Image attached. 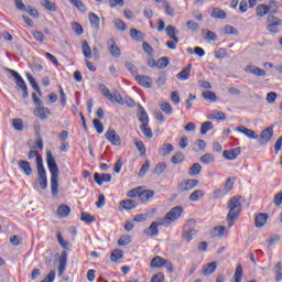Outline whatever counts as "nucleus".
I'll return each mask as SVG.
<instances>
[{"mask_svg": "<svg viewBox=\"0 0 282 282\" xmlns=\"http://www.w3.org/2000/svg\"><path fill=\"white\" fill-rule=\"evenodd\" d=\"M46 164L48 166V171L51 173V193L53 197L58 195V165L56 164V159L52 151L46 152Z\"/></svg>", "mask_w": 282, "mask_h": 282, "instance_id": "f257e3e1", "label": "nucleus"}, {"mask_svg": "<svg viewBox=\"0 0 282 282\" xmlns=\"http://www.w3.org/2000/svg\"><path fill=\"white\" fill-rule=\"evenodd\" d=\"M228 215L227 221L229 226H232L237 219H239V215H241V200L239 197H232L228 202Z\"/></svg>", "mask_w": 282, "mask_h": 282, "instance_id": "f03ea898", "label": "nucleus"}, {"mask_svg": "<svg viewBox=\"0 0 282 282\" xmlns=\"http://www.w3.org/2000/svg\"><path fill=\"white\" fill-rule=\"evenodd\" d=\"M184 213V208L182 206L173 207L169 213H166L165 217L159 218V225L164 226V228H169L173 221H177L182 214Z\"/></svg>", "mask_w": 282, "mask_h": 282, "instance_id": "7ed1b4c3", "label": "nucleus"}, {"mask_svg": "<svg viewBox=\"0 0 282 282\" xmlns=\"http://www.w3.org/2000/svg\"><path fill=\"white\" fill-rule=\"evenodd\" d=\"M37 166V180L42 191L47 189V173L45 172V165H43V158H36Z\"/></svg>", "mask_w": 282, "mask_h": 282, "instance_id": "20e7f679", "label": "nucleus"}, {"mask_svg": "<svg viewBox=\"0 0 282 282\" xmlns=\"http://www.w3.org/2000/svg\"><path fill=\"white\" fill-rule=\"evenodd\" d=\"M196 223L195 219H189L183 227V238L185 241H191L194 237H197V229H195Z\"/></svg>", "mask_w": 282, "mask_h": 282, "instance_id": "39448f33", "label": "nucleus"}, {"mask_svg": "<svg viewBox=\"0 0 282 282\" xmlns=\"http://www.w3.org/2000/svg\"><path fill=\"white\" fill-rule=\"evenodd\" d=\"M101 94L107 98L110 102H118V105H124V99L122 98V95L120 93L116 91L115 94H111V90L107 88L105 85H100Z\"/></svg>", "mask_w": 282, "mask_h": 282, "instance_id": "423d86ee", "label": "nucleus"}, {"mask_svg": "<svg viewBox=\"0 0 282 282\" xmlns=\"http://www.w3.org/2000/svg\"><path fill=\"white\" fill-rule=\"evenodd\" d=\"M267 21L268 32H270L271 34H279V28H281L282 25V20L279 17L269 14Z\"/></svg>", "mask_w": 282, "mask_h": 282, "instance_id": "0eeeda50", "label": "nucleus"}, {"mask_svg": "<svg viewBox=\"0 0 282 282\" xmlns=\"http://www.w3.org/2000/svg\"><path fill=\"white\" fill-rule=\"evenodd\" d=\"M151 268H166L167 272H173V263L162 257H154L150 263Z\"/></svg>", "mask_w": 282, "mask_h": 282, "instance_id": "6e6552de", "label": "nucleus"}, {"mask_svg": "<svg viewBox=\"0 0 282 282\" xmlns=\"http://www.w3.org/2000/svg\"><path fill=\"white\" fill-rule=\"evenodd\" d=\"M197 184H199V181L197 180H184L180 183L178 188L182 191V193H186L188 191H193V188H196Z\"/></svg>", "mask_w": 282, "mask_h": 282, "instance_id": "1a4fd4ad", "label": "nucleus"}, {"mask_svg": "<svg viewBox=\"0 0 282 282\" xmlns=\"http://www.w3.org/2000/svg\"><path fill=\"white\" fill-rule=\"evenodd\" d=\"M106 140L111 142L115 147H120V135L116 132L115 129L109 128L105 134Z\"/></svg>", "mask_w": 282, "mask_h": 282, "instance_id": "9d476101", "label": "nucleus"}, {"mask_svg": "<svg viewBox=\"0 0 282 282\" xmlns=\"http://www.w3.org/2000/svg\"><path fill=\"white\" fill-rule=\"evenodd\" d=\"M33 113L36 118H40V120H47V118L52 116V110L47 107L39 106L33 110Z\"/></svg>", "mask_w": 282, "mask_h": 282, "instance_id": "9b49d317", "label": "nucleus"}, {"mask_svg": "<svg viewBox=\"0 0 282 282\" xmlns=\"http://www.w3.org/2000/svg\"><path fill=\"white\" fill-rule=\"evenodd\" d=\"M272 135H274V129L272 127H268L261 132L260 138H258V140L260 144H268V142L272 140Z\"/></svg>", "mask_w": 282, "mask_h": 282, "instance_id": "f8f14e48", "label": "nucleus"}, {"mask_svg": "<svg viewBox=\"0 0 282 282\" xmlns=\"http://www.w3.org/2000/svg\"><path fill=\"white\" fill-rule=\"evenodd\" d=\"M135 80L138 85L141 87H145V89H151L153 87V79L145 75H135Z\"/></svg>", "mask_w": 282, "mask_h": 282, "instance_id": "ddd939ff", "label": "nucleus"}, {"mask_svg": "<svg viewBox=\"0 0 282 282\" xmlns=\"http://www.w3.org/2000/svg\"><path fill=\"white\" fill-rule=\"evenodd\" d=\"M236 131H238V133H242L246 138H249V140H259V135L252 129L240 126L236 128Z\"/></svg>", "mask_w": 282, "mask_h": 282, "instance_id": "4468645a", "label": "nucleus"}, {"mask_svg": "<svg viewBox=\"0 0 282 282\" xmlns=\"http://www.w3.org/2000/svg\"><path fill=\"white\" fill-rule=\"evenodd\" d=\"M6 69L9 72V74H11V76H13V78H15V80H17L15 84L20 89L28 88L25 80L23 79V77H21V75L17 70L11 69V68H6Z\"/></svg>", "mask_w": 282, "mask_h": 282, "instance_id": "2eb2a0df", "label": "nucleus"}, {"mask_svg": "<svg viewBox=\"0 0 282 282\" xmlns=\"http://www.w3.org/2000/svg\"><path fill=\"white\" fill-rule=\"evenodd\" d=\"M160 225V218L158 219V223L153 221L147 229H144V235L148 237H158L160 235V229L158 227Z\"/></svg>", "mask_w": 282, "mask_h": 282, "instance_id": "dca6fc26", "label": "nucleus"}, {"mask_svg": "<svg viewBox=\"0 0 282 282\" xmlns=\"http://www.w3.org/2000/svg\"><path fill=\"white\" fill-rule=\"evenodd\" d=\"M239 155H241V148H234L230 150H225L223 153V156L226 160H237V158H239Z\"/></svg>", "mask_w": 282, "mask_h": 282, "instance_id": "f3484780", "label": "nucleus"}, {"mask_svg": "<svg viewBox=\"0 0 282 282\" xmlns=\"http://www.w3.org/2000/svg\"><path fill=\"white\" fill-rule=\"evenodd\" d=\"M245 72L247 74H253L254 76H260V77H263L265 76V69L263 68H260V67H257L254 65H248L246 68H245Z\"/></svg>", "mask_w": 282, "mask_h": 282, "instance_id": "a211bd4d", "label": "nucleus"}, {"mask_svg": "<svg viewBox=\"0 0 282 282\" xmlns=\"http://www.w3.org/2000/svg\"><path fill=\"white\" fill-rule=\"evenodd\" d=\"M108 45H110L109 52L111 56H113L115 58H119V56H122V52H120V47H118V44H116V41H113V39L108 41Z\"/></svg>", "mask_w": 282, "mask_h": 282, "instance_id": "6ab92c4d", "label": "nucleus"}, {"mask_svg": "<svg viewBox=\"0 0 282 282\" xmlns=\"http://www.w3.org/2000/svg\"><path fill=\"white\" fill-rule=\"evenodd\" d=\"M94 180L98 186H102V184L111 182V174H94Z\"/></svg>", "mask_w": 282, "mask_h": 282, "instance_id": "aec40b11", "label": "nucleus"}, {"mask_svg": "<svg viewBox=\"0 0 282 282\" xmlns=\"http://www.w3.org/2000/svg\"><path fill=\"white\" fill-rule=\"evenodd\" d=\"M256 228H263L268 224V214H258L254 218Z\"/></svg>", "mask_w": 282, "mask_h": 282, "instance_id": "412c9836", "label": "nucleus"}, {"mask_svg": "<svg viewBox=\"0 0 282 282\" xmlns=\"http://www.w3.org/2000/svg\"><path fill=\"white\" fill-rule=\"evenodd\" d=\"M192 67H193V64H188L187 67L183 68L182 72H180L176 75V78H178V80H188L191 78Z\"/></svg>", "mask_w": 282, "mask_h": 282, "instance_id": "4be33fe9", "label": "nucleus"}, {"mask_svg": "<svg viewBox=\"0 0 282 282\" xmlns=\"http://www.w3.org/2000/svg\"><path fill=\"white\" fill-rule=\"evenodd\" d=\"M19 167L21 169V171H23L25 175L28 176L32 175V165L30 164V162L25 160H20Z\"/></svg>", "mask_w": 282, "mask_h": 282, "instance_id": "5701e85b", "label": "nucleus"}, {"mask_svg": "<svg viewBox=\"0 0 282 282\" xmlns=\"http://www.w3.org/2000/svg\"><path fill=\"white\" fill-rule=\"evenodd\" d=\"M256 14L257 17H259L260 19H263V17H265L267 14H270V9L268 8V4H259L256 8Z\"/></svg>", "mask_w": 282, "mask_h": 282, "instance_id": "b1692460", "label": "nucleus"}, {"mask_svg": "<svg viewBox=\"0 0 282 282\" xmlns=\"http://www.w3.org/2000/svg\"><path fill=\"white\" fill-rule=\"evenodd\" d=\"M66 265H67V253L63 252L59 258L58 276H63Z\"/></svg>", "mask_w": 282, "mask_h": 282, "instance_id": "393cba45", "label": "nucleus"}, {"mask_svg": "<svg viewBox=\"0 0 282 282\" xmlns=\"http://www.w3.org/2000/svg\"><path fill=\"white\" fill-rule=\"evenodd\" d=\"M208 120H226V113L219 111V110H213L207 116Z\"/></svg>", "mask_w": 282, "mask_h": 282, "instance_id": "a878e982", "label": "nucleus"}, {"mask_svg": "<svg viewBox=\"0 0 282 282\" xmlns=\"http://www.w3.org/2000/svg\"><path fill=\"white\" fill-rule=\"evenodd\" d=\"M269 9V14L274 15L279 13V8H281V3L278 1L271 0L269 4H267Z\"/></svg>", "mask_w": 282, "mask_h": 282, "instance_id": "bb28decb", "label": "nucleus"}, {"mask_svg": "<svg viewBox=\"0 0 282 282\" xmlns=\"http://www.w3.org/2000/svg\"><path fill=\"white\" fill-rule=\"evenodd\" d=\"M130 36L133 41H137L138 43H140V41H144V33H142L138 29H131Z\"/></svg>", "mask_w": 282, "mask_h": 282, "instance_id": "cd10ccee", "label": "nucleus"}, {"mask_svg": "<svg viewBox=\"0 0 282 282\" xmlns=\"http://www.w3.org/2000/svg\"><path fill=\"white\" fill-rule=\"evenodd\" d=\"M154 196H155V192L151 189H145V191H141L139 199H141L142 202H149V199H153Z\"/></svg>", "mask_w": 282, "mask_h": 282, "instance_id": "c85d7f7f", "label": "nucleus"}, {"mask_svg": "<svg viewBox=\"0 0 282 282\" xmlns=\"http://www.w3.org/2000/svg\"><path fill=\"white\" fill-rule=\"evenodd\" d=\"M173 150H174L173 144H171V143H165V144H162V145L160 147L159 153H160V155L166 156V155H169L170 153H172Z\"/></svg>", "mask_w": 282, "mask_h": 282, "instance_id": "c756f323", "label": "nucleus"}, {"mask_svg": "<svg viewBox=\"0 0 282 282\" xmlns=\"http://www.w3.org/2000/svg\"><path fill=\"white\" fill-rule=\"evenodd\" d=\"M140 112H138L137 118L141 122V124H149V115L144 108L140 107Z\"/></svg>", "mask_w": 282, "mask_h": 282, "instance_id": "7c9ffc66", "label": "nucleus"}, {"mask_svg": "<svg viewBox=\"0 0 282 282\" xmlns=\"http://www.w3.org/2000/svg\"><path fill=\"white\" fill-rule=\"evenodd\" d=\"M40 3L42 6V8H45L50 12H56L57 11L56 3H54L50 0H40Z\"/></svg>", "mask_w": 282, "mask_h": 282, "instance_id": "2f4dec72", "label": "nucleus"}, {"mask_svg": "<svg viewBox=\"0 0 282 282\" xmlns=\"http://www.w3.org/2000/svg\"><path fill=\"white\" fill-rule=\"evenodd\" d=\"M202 173V164L199 163H194L189 170H188V175L192 177H195Z\"/></svg>", "mask_w": 282, "mask_h": 282, "instance_id": "473e14b6", "label": "nucleus"}, {"mask_svg": "<svg viewBox=\"0 0 282 282\" xmlns=\"http://www.w3.org/2000/svg\"><path fill=\"white\" fill-rule=\"evenodd\" d=\"M88 19L91 28H95L96 30L100 28V18L96 13H89Z\"/></svg>", "mask_w": 282, "mask_h": 282, "instance_id": "72a5a7b5", "label": "nucleus"}, {"mask_svg": "<svg viewBox=\"0 0 282 282\" xmlns=\"http://www.w3.org/2000/svg\"><path fill=\"white\" fill-rule=\"evenodd\" d=\"M243 281V268L241 264H237L235 274H234V282H241Z\"/></svg>", "mask_w": 282, "mask_h": 282, "instance_id": "f704fd0d", "label": "nucleus"}, {"mask_svg": "<svg viewBox=\"0 0 282 282\" xmlns=\"http://www.w3.org/2000/svg\"><path fill=\"white\" fill-rule=\"evenodd\" d=\"M202 96L208 102H217V95L214 91L205 90L202 93Z\"/></svg>", "mask_w": 282, "mask_h": 282, "instance_id": "c9c22d12", "label": "nucleus"}, {"mask_svg": "<svg viewBox=\"0 0 282 282\" xmlns=\"http://www.w3.org/2000/svg\"><path fill=\"white\" fill-rule=\"evenodd\" d=\"M217 270V262H210L203 267L204 274H213Z\"/></svg>", "mask_w": 282, "mask_h": 282, "instance_id": "e433bc0d", "label": "nucleus"}, {"mask_svg": "<svg viewBox=\"0 0 282 282\" xmlns=\"http://www.w3.org/2000/svg\"><path fill=\"white\" fill-rule=\"evenodd\" d=\"M123 254L124 253L122 252L121 249H115L110 254V260L112 261V263H118V261L122 259Z\"/></svg>", "mask_w": 282, "mask_h": 282, "instance_id": "4c0bfd02", "label": "nucleus"}, {"mask_svg": "<svg viewBox=\"0 0 282 282\" xmlns=\"http://www.w3.org/2000/svg\"><path fill=\"white\" fill-rule=\"evenodd\" d=\"M212 17H213V19L224 20V19H227L228 15L226 14V11H224L219 8H215L212 12Z\"/></svg>", "mask_w": 282, "mask_h": 282, "instance_id": "58836bf2", "label": "nucleus"}, {"mask_svg": "<svg viewBox=\"0 0 282 282\" xmlns=\"http://www.w3.org/2000/svg\"><path fill=\"white\" fill-rule=\"evenodd\" d=\"M120 206L124 208V210H133L135 208V200L126 199L120 202Z\"/></svg>", "mask_w": 282, "mask_h": 282, "instance_id": "ea45409f", "label": "nucleus"}, {"mask_svg": "<svg viewBox=\"0 0 282 282\" xmlns=\"http://www.w3.org/2000/svg\"><path fill=\"white\" fill-rule=\"evenodd\" d=\"M70 4L74 6V8H77L79 12H87V7H85V3H83V0H68Z\"/></svg>", "mask_w": 282, "mask_h": 282, "instance_id": "a19ab883", "label": "nucleus"}, {"mask_svg": "<svg viewBox=\"0 0 282 282\" xmlns=\"http://www.w3.org/2000/svg\"><path fill=\"white\" fill-rule=\"evenodd\" d=\"M170 63L171 62L169 61V57L164 56L156 61V67H158V69H166V67H169Z\"/></svg>", "mask_w": 282, "mask_h": 282, "instance_id": "79ce46f5", "label": "nucleus"}, {"mask_svg": "<svg viewBox=\"0 0 282 282\" xmlns=\"http://www.w3.org/2000/svg\"><path fill=\"white\" fill-rule=\"evenodd\" d=\"M140 131H142L145 138H153V131L151 130V127H149V123H141Z\"/></svg>", "mask_w": 282, "mask_h": 282, "instance_id": "37998d69", "label": "nucleus"}, {"mask_svg": "<svg viewBox=\"0 0 282 282\" xmlns=\"http://www.w3.org/2000/svg\"><path fill=\"white\" fill-rule=\"evenodd\" d=\"M72 213V209L67 205H61L57 209L58 217H67Z\"/></svg>", "mask_w": 282, "mask_h": 282, "instance_id": "c03bdc74", "label": "nucleus"}, {"mask_svg": "<svg viewBox=\"0 0 282 282\" xmlns=\"http://www.w3.org/2000/svg\"><path fill=\"white\" fill-rule=\"evenodd\" d=\"M204 197V191L202 189H196L189 195V200L191 202H199Z\"/></svg>", "mask_w": 282, "mask_h": 282, "instance_id": "a18cd8bd", "label": "nucleus"}, {"mask_svg": "<svg viewBox=\"0 0 282 282\" xmlns=\"http://www.w3.org/2000/svg\"><path fill=\"white\" fill-rule=\"evenodd\" d=\"M273 272L275 274V281L279 282L282 279V262H278L273 268Z\"/></svg>", "mask_w": 282, "mask_h": 282, "instance_id": "49530a36", "label": "nucleus"}, {"mask_svg": "<svg viewBox=\"0 0 282 282\" xmlns=\"http://www.w3.org/2000/svg\"><path fill=\"white\" fill-rule=\"evenodd\" d=\"M165 32L170 39L175 41V43H180V39L175 36V28L173 25H167Z\"/></svg>", "mask_w": 282, "mask_h": 282, "instance_id": "de8ad7c7", "label": "nucleus"}, {"mask_svg": "<svg viewBox=\"0 0 282 282\" xmlns=\"http://www.w3.org/2000/svg\"><path fill=\"white\" fill-rule=\"evenodd\" d=\"M26 78H28L30 85L33 87V89H34L35 91H37L39 94H41V88L39 87V84H36V79H34V78L32 77V74L26 73Z\"/></svg>", "mask_w": 282, "mask_h": 282, "instance_id": "09e8293b", "label": "nucleus"}, {"mask_svg": "<svg viewBox=\"0 0 282 282\" xmlns=\"http://www.w3.org/2000/svg\"><path fill=\"white\" fill-rule=\"evenodd\" d=\"M82 51L85 58H91V47H89V43H87V41L83 42Z\"/></svg>", "mask_w": 282, "mask_h": 282, "instance_id": "8fccbe9b", "label": "nucleus"}, {"mask_svg": "<svg viewBox=\"0 0 282 282\" xmlns=\"http://www.w3.org/2000/svg\"><path fill=\"white\" fill-rule=\"evenodd\" d=\"M161 110L163 111V113H166L167 116H171V113H173V107L171 106V104L166 101L161 102Z\"/></svg>", "mask_w": 282, "mask_h": 282, "instance_id": "3c124183", "label": "nucleus"}, {"mask_svg": "<svg viewBox=\"0 0 282 282\" xmlns=\"http://www.w3.org/2000/svg\"><path fill=\"white\" fill-rule=\"evenodd\" d=\"M82 221H85L86 224H94V221H96V217L91 216V214L89 213H82V217H80Z\"/></svg>", "mask_w": 282, "mask_h": 282, "instance_id": "603ef678", "label": "nucleus"}, {"mask_svg": "<svg viewBox=\"0 0 282 282\" xmlns=\"http://www.w3.org/2000/svg\"><path fill=\"white\" fill-rule=\"evenodd\" d=\"M232 186H235V183L232 182V177H228L223 188L224 195H228L229 191H232Z\"/></svg>", "mask_w": 282, "mask_h": 282, "instance_id": "864d4df0", "label": "nucleus"}, {"mask_svg": "<svg viewBox=\"0 0 282 282\" xmlns=\"http://www.w3.org/2000/svg\"><path fill=\"white\" fill-rule=\"evenodd\" d=\"M113 24L116 29L119 30L120 32H124L127 30V24L124 23V21L120 19H115Z\"/></svg>", "mask_w": 282, "mask_h": 282, "instance_id": "5fc2aeb1", "label": "nucleus"}, {"mask_svg": "<svg viewBox=\"0 0 282 282\" xmlns=\"http://www.w3.org/2000/svg\"><path fill=\"white\" fill-rule=\"evenodd\" d=\"M57 241H58L59 246H62V248H64V250L69 249V242H67V240L63 239V234H61V231L57 232Z\"/></svg>", "mask_w": 282, "mask_h": 282, "instance_id": "6e6d98bb", "label": "nucleus"}, {"mask_svg": "<svg viewBox=\"0 0 282 282\" xmlns=\"http://www.w3.org/2000/svg\"><path fill=\"white\" fill-rule=\"evenodd\" d=\"M210 129H213V122L210 121L203 122L200 127V135H206V132L210 131Z\"/></svg>", "mask_w": 282, "mask_h": 282, "instance_id": "4d7b16f0", "label": "nucleus"}, {"mask_svg": "<svg viewBox=\"0 0 282 282\" xmlns=\"http://www.w3.org/2000/svg\"><path fill=\"white\" fill-rule=\"evenodd\" d=\"M164 171H166V163L160 162L155 166L154 175H162Z\"/></svg>", "mask_w": 282, "mask_h": 282, "instance_id": "13d9d810", "label": "nucleus"}, {"mask_svg": "<svg viewBox=\"0 0 282 282\" xmlns=\"http://www.w3.org/2000/svg\"><path fill=\"white\" fill-rule=\"evenodd\" d=\"M182 162H184V153H182V152H176V153L172 156V163H173V164H182Z\"/></svg>", "mask_w": 282, "mask_h": 282, "instance_id": "bf43d9fd", "label": "nucleus"}, {"mask_svg": "<svg viewBox=\"0 0 282 282\" xmlns=\"http://www.w3.org/2000/svg\"><path fill=\"white\" fill-rule=\"evenodd\" d=\"M200 162H203V164H212V162H215V155L206 153L200 156Z\"/></svg>", "mask_w": 282, "mask_h": 282, "instance_id": "052dcab7", "label": "nucleus"}, {"mask_svg": "<svg viewBox=\"0 0 282 282\" xmlns=\"http://www.w3.org/2000/svg\"><path fill=\"white\" fill-rule=\"evenodd\" d=\"M203 34H205L206 41H217V34H215L213 31L203 29Z\"/></svg>", "mask_w": 282, "mask_h": 282, "instance_id": "680f3d73", "label": "nucleus"}, {"mask_svg": "<svg viewBox=\"0 0 282 282\" xmlns=\"http://www.w3.org/2000/svg\"><path fill=\"white\" fill-rule=\"evenodd\" d=\"M141 193H142V188L141 187H135V188L129 191L127 196L131 197V198H135V197L140 198Z\"/></svg>", "mask_w": 282, "mask_h": 282, "instance_id": "e2e57ef3", "label": "nucleus"}, {"mask_svg": "<svg viewBox=\"0 0 282 282\" xmlns=\"http://www.w3.org/2000/svg\"><path fill=\"white\" fill-rule=\"evenodd\" d=\"M224 32L226 34H232V35L239 34V31L230 24H227V25L224 26Z\"/></svg>", "mask_w": 282, "mask_h": 282, "instance_id": "0e129e2a", "label": "nucleus"}, {"mask_svg": "<svg viewBox=\"0 0 282 282\" xmlns=\"http://www.w3.org/2000/svg\"><path fill=\"white\" fill-rule=\"evenodd\" d=\"M94 127L97 131V133H102L105 131V126L102 124V122L98 119H94Z\"/></svg>", "mask_w": 282, "mask_h": 282, "instance_id": "69168bd1", "label": "nucleus"}, {"mask_svg": "<svg viewBox=\"0 0 282 282\" xmlns=\"http://www.w3.org/2000/svg\"><path fill=\"white\" fill-rule=\"evenodd\" d=\"M72 28H73L75 34H77V36L83 35V25H80V23H78V22H73V23H72Z\"/></svg>", "mask_w": 282, "mask_h": 282, "instance_id": "338daca9", "label": "nucleus"}, {"mask_svg": "<svg viewBox=\"0 0 282 282\" xmlns=\"http://www.w3.org/2000/svg\"><path fill=\"white\" fill-rule=\"evenodd\" d=\"M131 243V236H122L118 240V246H129Z\"/></svg>", "mask_w": 282, "mask_h": 282, "instance_id": "774afa93", "label": "nucleus"}]
</instances>
